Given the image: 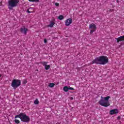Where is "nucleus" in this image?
<instances>
[{"label":"nucleus","mask_w":124,"mask_h":124,"mask_svg":"<svg viewBox=\"0 0 124 124\" xmlns=\"http://www.w3.org/2000/svg\"><path fill=\"white\" fill-rule=\"evenodd\" d=\"M20 31L22 32V33H24V34H27L28 29L26 28H21Z\"/></svg>","instance_id":"9d476101"},{"label":"nucleus","mask_w":124,"mask_h":124,"mask_svg":"<svg viewBox=\"0 0 124 124\" xmlns=\"http://www.w3.org/2000/svg\"><path fill=\"white\" fill-rule=\"evenodd\" d=\"M23 113H21L20 114H19V115H16L15 117V119H17V118H19V119H21L22 118V115Z\"/></svg>","instance_id":"ddd939ff"},{"label":"nucleus","mask_w":124,"mask_h":124,"mask_svg":"<svg viewBox=\"0 0 124 124\" xmlns=\"http://www.w3.org/2000/svg\"><path fill=\"white\" fill-rule=\"evenodd\" d=\"M72 99H73V98H72Z\"/></svg>","instance_id":"c85d7f7f"},{"label":"nucleus","mask_w":124,"mask_h":124,"mask_svg":"<svg viewBox=\"0 0 124 124\" xmlns=\"http://www.w3.org/2000/svg\"><path fill=\"white\" fill-rule=\"evenodd\" d=\"M0 77H1V75H0Z\"/></svg>","instance_id":"bb28decb"},{"label":"nucleus","mask_w":124,"mask_h":124,"mask_svg":"<svg viewBox=\"0 0 124 124\" xmlns=\"http://www.w3.org/2000/svg\"><path fill=\"white\" fill-rule=\"evenodd\" d=\"M28 13H31V12H30V11H28Z\"/></svg>","instance_id":"a878e982"},{"label":"nucleus","mask_w":124,"mask_h":124,"mask_svg":"<svg viewBox=\"0 0 124 124\" xmlns=\"http://www.w3.org/2000/svg\"><path fill=\"white\" fill-rule=\"evenodd\" d=\"M30 120V117L25 114V113H22L21 115V121L24 123H29V121Z\"/></svg>","instance_id":"39448f33"},{"label":"nucleus","mask_w":124,"mask_h":124,"mask_svg":"<svg viewBox=\"0 0 124 124\" xmlns=\"http://www.w3.org/2000/svg\"><path fill=\"white\" fill-rule=\"evenodd\" d=\"M27 79H24L23 81V84H27Z\"/></svg>","instance_id":"4be33fe9"},{"label":"nucleus","mask_w":124,"mask_h":124,"mask_svg":"<svg viewBox=\"0 0 124 124\" xmlns=\"http://www.w3.org/2000/svg\"><path fill=\"white\" fill-rule=\"evenodd\" d=\"M48 87H49V88H54V87H55V83H49L48 85Z\"/></svg>","instance_id":"4468645a"},{"label":"nucleus","mask_w":124,"mask_h":124,"mask_svg":"<svg viewBox=\"0 0 124 124\" xmlns=\"http://www.w3.org/2000/svg\"><path fill=\"white\" fill-rule=\"evenodd\" d=\"M89 29L91 30H96V26H95V24L92 23L89 25Z\"/></svg>","instance_id":"1a4fd4ad"},{"label":"nucleus","mask_w":124,"mask_h":124,"mask_svg":"<svg viewBox=\"0 0 124 124\" xmlns=\"http://www.w3.org/2000/svg\"><path fill=\"white\" fill-rule=\"evenodd\" d=\"M68 89L71 90V91H74V88H73L72 87H69Z\"/></svg>","instance_id":"412c9836"},{"label":"nucleus","mask_w":124,"mask_h":124,"mask_svg":"<svg viewBox=\"0 0 124 124\" xmlns=\"http://www.w3.org/2000/svg\"><path fill=\"white\" fill-rule=\"evenodd\" d=\"M56 124H60L59 123H56Z\"/></svg>","instance_id":"cd10ccee"},{"label":"nucleus","mask_w":124,"mask_h":124,"mask_svg":"<svg viewBox=\"0 0 124 124\" xmlns=\"http://www.w3.org/2000/svg\"><path fill=\"white\" fill-rule=\"evenodd\" d=\"M72 24V18H68L65 21V25L66 27L70 26Z\"/></svg>","instance_id":"423d86ee"},{"label":"nucleus","mask_w":124,"mask_h":124,"mask_svg":"<svg viewBox=\"0 0 124 124\" xmlns=\"http://www.w3.org/2000/svg\"><path fill=\"white\" fill-rule=\"evenodd\" d=\"M118 113H119V110L117 109H112L109 112L110 115H114V114H118Z\"/></svg>","instance_id":"6e6552de"},{"label":"nucleus","mask_w":124,"mask_h":124,"mask_svg":"<svg viewBox=\"0 0 124 124\" xmlns=\"http://www.w3.org/2000/svg\"><path fill=\"white\" fill-rule=\"evenodd\" d=\"M34 103L35 105H37L39 103V102L38 101V99H36V100H34Z\"/></svg>","instance_id":"f3484780"},{"label":"nucleus","mask_w":124,"mask_h":124,"mask_svg":"<svg viewBox=\"0 0 124 124\" xmlns=\"http://www.w3.org/2000/svg\"><path fill=\"white\" fill-rule=\"evenodd\" d=\"M44 42V43H47V39H45Z\"/></svg>","instance_id":"b1692460"},{"label":"nucleus","mask_w":124,"mask_h":124,"mask_svg":"<svg viewBox=\"0 0 124 124\" xmlns=\"http://www.w3.org/2000/svg\"><path fill=\"white\" fill-rule=\"evenodd\" d=\"M20 0H9L8 1V8L10 10H12L14 7H16L18 6Z\"/></svg>","instance_id":"7ed1b4c3"},{"label":"nucleus","mask_w":124,"mask_h":124,"mask_svg":"<svg viewBox=\"0 0 124 124\" xmlns=\"http://www.w3.org/2000/svg\"><path fill=\"white\" fill-rule=\"evenodd\" d=\"M108 62V58L106 56H101L93 60L92 64L95 63L96 64H106Z\"/></svg>","instance_id":"f257e3e1"},{"label":"nucleus","mask_w":124,"mask_h":124,"mask_svg":"<svg viewBox=\"0 0 124 124\" xmlns=\"http://www.w3.org/2000/svg\"><path fill=\"white\" fill-rule=\"evenodd\" d=\"M58 19L59 20H63V19H64V17H63V16L61 15L59 16Z\"/></svg>","instance_id":"dca6fc26"},{"label":"nucleus","mask_w":124,"mask_h":124,"mask_svg":"<svg viewBox=\"0 0 124 124\" xmlns=\"http://www.w3.org/2000/svg\"><path fill=\"white\" fill-rule=\"evenodd\" d=\"M110 12H113V11H114V10L112 9V10H110Z\"/></svg>","instance_id":"393cba45"},{"label":"nucleus","mask_w":124,"mask_h":124,"mask_svg":"<svg viewBox=\"0 0 124 124\" xmlns=\"http://www.w3.org/2000/svg\"><path fill=\"white\" fill-rule=\"evenodd\" d=\"M117 40V43H119L120 41H124V36H121L118 38H116Z\"/></svg>","instance_id":"9b49d317"},{"label":"nucleus","mask_w":124,"mask_h":124,"mask_svg":"<svg viewBox=\"0 0 124 124\" xmlns=\"http://www.w3.org/2000/svg\"><path fill=\"white\" fill-rule=\"evenodd\" d=\"M63 90L64 91V92H68V87L67 86H65L63 87Z\"/></svg>","instance_id":"2eb2a0df"},{"label":"nucleus","mask_w":124,"mask_h":124,"mask_svg":"<svg viewBox=\"0 0 124 124\" xmlns=\"http://www.w3.org/2000/svg\"><path fill=\"white\" fill-rule=\"evenodd\" d=\"M15 122L16 123V124H20V121L17 119L15 120Z\"/></svg>","instance_id":"6ab92c4d"},{"label":"nucleus","mask_w":124,"mask_h":124,"mask_svg":"<svg viewBox=\"0 0 124 124\" xmlns=\"http://www.w3.org/2000/svg\"><path fill=\"white\" fill-rule=\"evenodd\" d=\"M41 63L43 65V66H45V69H46V70H48V69L51 67V66H50V65L47 64V63H48V62H41Z\"/></svg>","instance_id":"0eeeda50"},{"label":"nucleus","mask_w":124,"mask_h":124,"mask_svg":"<svg viewBox=\"0 0 124 124\" xmlns=\"http://www.w3.org/2000/svg\"><path fill=\"white\" fill-rule=\"evenodd\" d=\"M55 24H56V22L55 21V19H53V20H51L50 21L49 25H48V27L49 28H53Z\"/></svg>","instance_id":"f8f14e48"},{"label":"nucleus","mask_w":124,"mask_h":124,"mask_svg":"<svg viewBox=\"0 0 124 124\" xmlns=\"http://www.w3.org/2000/svg\"><path fill=\"white\" fill-rule=\"evenodd\" d=\"M55 4L56 6H59L60 5V4L59 3H55Z\"/></svg>","instance_id":"5701e85b"},{"label":"nucleus","mask_w":124,"mask_h":124,"mask_svg":"<svg viewBox=\"0 0 124 124\" xmlns=\"http://www.w3.org/2000/svg\"><path fill=\"white\" fill-rule=\"evenodd\" d=\"M11 86L14 90H16L18 87L21 86V81L19 79H14L12 82Z\"/></svg>","instance_id":"20e7f679"},{"label":"nucleus","mask_w":124,"mask_h":124,"mask_svg":"<svg viewBox=\"0 0 124 124\" xmlns=\"http://www.w3.org/2000/svg\"><path fill=\"white\" fill-rule=\"evenodd\" d=\"M30 1H32V2H38L39 1V0H28Z\"/></svg>","instance_id":"a211bd4d"},{"label":"nucleus","mask_w":124,"mask_h":124,"mask_svg":"<svg viewBox=\"0 0 124 124\" xmlns=\"http://www.w3.org/2000/svg\"><path fill=\"white\" fill-rule=\"evenodd\" d=\"M110 96H108L107 97H101V99L99 101V104L104 107H108L110 106V102H109V99Z\"/></svg>","instance_id":"f03ea898"},{"label":"nucleus","mask_w":124,"mask_h":124,"mask_svg":"<svg viewBox=\"0 0 124 124\" xmlns=\"http://www.w3.org/2000/svg\"><path fill=\"white\" fill-rule=\"evenodd\" d=\"M94 31H95V30L92 29L90 31V33H93Z\"/></svg>","instance_id":"aec40b11"}]
</instances>
